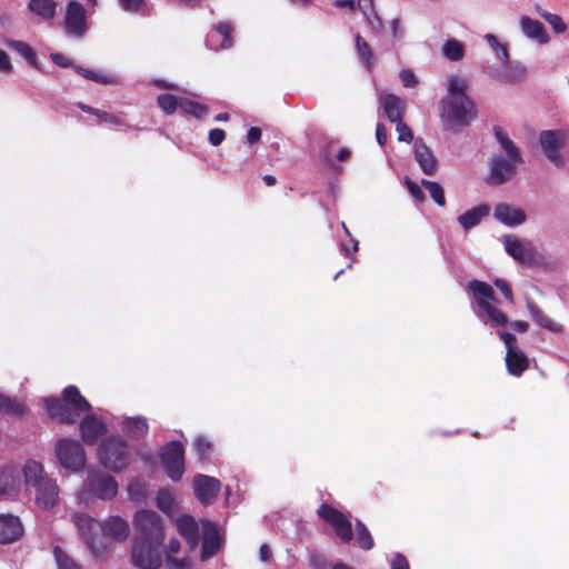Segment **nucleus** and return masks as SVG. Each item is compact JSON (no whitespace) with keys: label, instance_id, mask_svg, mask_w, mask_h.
<instances>
[{"label":"nucleus","instance_id":"1","mask_svg":"<svg viewBox=\"0 0 569 569\" xmlns=\"http://www.w3.org/2000/svg\"><path fill=\"white\" fill-rule=\"evenodd\" d=\"M466 90V79L459 76L448 79V93L439 102L440 118L447 130L459 131L477 117L476 104Z\"/></svg>","mask_w":569,"mask_h":569},{"label":"nucleus","instance_id":"2","mask_svg":"<svg viewBox=\"0 0 569 569\" xmlns=\"http://www.w3.org/2000/svg\"><path fill=\"white\" fill-rule=\"evenodd\" d=\"M43 406L49 417L60 425H74L81 413H88L92 410L90 402L73 385H69L62 390L61 398H44Z\"/></svg>","mask_w":569,"mask_h":569},{"label":"nucleus","instance_id":"3","mask_svg":"<svg viewBox=\"0 0 569 569\" xmlns=\"http://www.w3.org/2000/svg\"><path fill=\"white\" fill-rule=\"evenodd\" d=\"M468 289L471 291L479 308L486 312L491 327L507 326L517 332H526L529 328L528 322L522 320L508 321L507 316L497 309L492 303L497 301L492 287L480 280H471L468 283Z\"/></svg>","mask_w":569,"mask_h":569},{"label":"nucleus","instance_id":"4","mask_svg":"<svg viewBox=\"0 0 569 569\" xmlns=\"http://www.w3.org/2000/svg\"><path fill=\"white\" fill-rule=\"evenodd\" d=\"M70 521L77 528L79 535L84 540L90 552L101 558L109 551V543L101 537V523L86 512H74L70 517Z\"/></svg>","mask_w":569,"mask_h":569},{"label":"nucleus","instance_id":"5","mask_svg":"<svg viewBox=\"0 0 569 569\" xmlns=\"http://www.w3.org/2000/svg\"><path fill=\"white\" fill-rule=\"evenodd\" d=\"M99 459L106 468L112 471L123 470L130 462L128 442L117 437L107 438L99 446Z\"/></svg>","mask_w":569,"mask_h":569},{"label":"nucleus","instance_id":"6","mask_svg":"<svg viewBox=\"0 0 569 569\" xmlns=\"http://www.w3.org/2000/svg\"><path fill=\"white\" fill-rule=\"evenodd\" d=\"M317 515L332 528L342 542L348 543L352 540L353 532L350 513L347 516L332 505L323 502L318 507Z\"/></svg>","mask_w":569,"mask_h":569},{"label":"nucleus","instance_id":"7","mask_svg":"<svg viewBox=\"0 0 569 569\" xmlns=\"http://www.w3.org/2000/svg\"><path fill=\"white\" fill-rule=\"evenodd\" d=\"M56 456L67 469L78 471L86 465V452L82 445L70 438L59 439L56 443Z\"/></svg>","mask_w":569,"mask_h":569},{"label":"nucleus","instance_id":"8","mask_svg":"<svg viewBox=\"0 0 569 569\" xmlns=\"http://www.w3.org/2000/svg\"><path fill=\"white\" fill-rule=\"evenodd\" d=\"M160 461L166 475L179 481L184 473V448L180 441L168 442L160 451Z\"/></svg>","mask_w":569,"mask_h":569},{"label":"nucleus","instance_id":"9","mask_svg":"<svg viewBox=\"0 0 569 569\" xmlns=\"http://www.w3.org/2000/svg\"><path fill=\"white\" fill-rule=\"evenodd\" d=\"M138 539L162 541L163 530L160 517L151 510H139L133 519Z\"/></svg>","mask_w":569,"mask_h":569},{"label":"nucleus","instance_id":"10","mask_svg":"<svg viewBox=\"0 0 569 569\" xmlns=\"http://www.w3.org/2000/svg\"><path fill=\"white\" fill-rule=\"evenodd\" d=\"M162 541L138 539L132 549V563L140 569H158L161 566V557L158 546Z\"/></svg>","mask_w":569,"mask_h":569},{"label":"nucleus","instance_id":"11","mask_svg":"<svg viewBox=\"0 0 569 569\" xmlns=\"http://www.w3.org/2000/svg\"><path fill=\"white\" fill-rule=\"evenodd\" d=\"M522 162L523 160L518 161L512 157L493 156L486 182L491 186H500L512 180L517 173V166Z\"/></svg>","mask_w":569,"mask_h":569},{"label":"nucleus","instance_id":"12","mask_svg":"<svg viewBox=\"0 0 569 569\" xmlns=\"http://www.w3.org/2000/svg\"><path fill=\"white\" fill-rule=\"evenodd\" d=\"M87 488L90 493L100 500H111L118 493V482L116 479L100 470L88 472Z\"/></svg>","mask_w":569,"mask_h":569},{"label":"nucleus","instance_id":"13","mask_svg":"<svg viewBox=\"0 0 569 569\" xmlns=\"http://www.w3.org/2000/svg\"><path fill=\"white\" fill-rule=\"evenodd\" d=\"M503 243L507 253L518 262L529 266H540L543 262V258L535 250L530 243L523 244L520 240L513 238L512 236H506Z\"/></svg>","mask_w":569,"mask_h":569},{"label":"nucleus","instance_id":"14","mask_svg":"<svg viewBox=\"0 0 569 569\" xmlns=\"http://www.w3.org/2000/svg\"><path fill=\"white\" fill-rule=\"evenodd\" d=\"M539 141L547 159L555 166L562 167L563 160L559 150L566 142L565 134L558 130H545L540 132Z\"/></svg>","mask_w":569,"mask_h":569},{"label":"nucleus","instance_id":"15","mask_svg":"<svg viewBox=\"0 0 569 569\" xmlns=\"http://www.w3.org/2000/svg\"><path fill=\"white\" fill-rule=\"evenodd\" d=\"M86 28V9L80 2L70 0L64 17L66 32L74 37H82Z\"/></svg>","mask_w":569,"mask_h":569},{"label":"nucleus","instance_id":"16","mask_svg":"<svg viewBox=\"0 0 569 569\" xmlns=\"http://www.w3.org/2000/svg\"><path fill=\"white\" fill-rule=\"evenodd\" d=\"M192 486L196 498L203 506L211 503L221 489V482L217 478L201 473L193 478Z\"/></svg>","mask_w":569,"mask_h":569},{"label":"nucleus","instance_id":"17","mask_svg":"<svg viewBox=\"0 0 569 569\" xmlns=\"http://www.w3.org/2000/svg\"><path fill=\"white\" fill-rule=\"evenodd\" d=\"M202 547H201V560L206 561L213 557L221 547V538L219 530L210 520H202Z\"/></svg>","mask_w":569,"mask_h":569},{"label":"nucleus","instance_id":"18","mask_svg":"<svg viewBox=\"0 0 569 569\" xmlns=\"http://www.w3.org/2000/svg\"><path fill=\"white\" fill-rule=\"evenodd\" d=\"M130 533L129 523L120 516H110L101 523V537L108 542L109 539L113 541H124Z\"/></svg>","mask_w":569,"mask_h":569},{"label":"nucleus","instance_id":"19","mask_svg":"<svg viewBox=\"0 0 569 569\" xmlns=\"http://www.w3.org/2000/svg\"><path fill=\"white\" fill-rule=\"evenodd\" d=\"M107 431L106 423L96 416L87 415L80 422L82 440L89 446L96 445Z\"/></svg>","mask_w":569,"mask_h":569},{"label":"nucleus","instance_id":"20","mask_svg":"<svg viewBox=\"0 0 569 569\" xmlns=\"http://www.w3.org/2000/svg\"><path fill=\"white\" fill-rule=\"evenodd\" d=\"M59 499V487L56 480L44 479L36 486V503L40 509H52Z\"/></svg>","mask_w":569,"mask_h":569},{"label":"nucleus","instance_id":"21","mask_svg":"<svg viewBox=\"0 0 569 569\" xmlns=\"http://www.w3.org/2000/svg\"><path fill=\"white\" fill-rule=\"evenodd\" d=\"M413 153L416 161L425 174L432 176L438 170V159L421 138L415 140Z\"/></svg>","mask_w":569,"mask_h":569},{"label":"nucleus","instance_id":"22","mask_svg":"<svg viewBox=\"0 0 569 569\" xmlns=\"http://www.w3.org/2000/svg\"><path fill=\"white\" fill-rule=\"evenodd\" d=\"M23 533L20 519L10 513H0V543L8 545L18 540Z\"/></svg>","mask_w":569,"mask_h":569},{"label":"nucleus","instance_id":"23","mask_svg":"<svg viewBox=\"0 0 569 569\" xmlns=\"http://www.w3.org/2000/svg\"><path fill=\"white\" fill-rule=\"evenodd\" d=\"M176 527L189 550L193 551L199 545V526L196 519L190 515H181L176 519Z\"/></svg>","mask_w":569,"mask_h":569},{"label":"nucleus","instance_id":"24","mask_svg":"<svg viewBox=\"0 0 569 569\" xmlns=\"http://www.w3.org/2000/svg\"><path fill=\"white\" fill-rule=\"evenodd\" d=\"M497 57L503 64V71H499L495 77L505 82H513L521 79L525 76V68L516 66L515 68L509 67V54L506 46L502 43L495 49Z\"/></svg>","mask_w":569,"mask_h":569},{"label":"nucleus","instance_id":"25","mask_svg":"<svg viewBox=\"0 0 569 569\" xmlns=\"http://www.w3.org/2000/svg\"><path fill=\"white\" fill-rule=\"evenodd\" d=\"M505 361L508 373L513 377H520L530 365L529 358L520 348H509Z\"/></svg>","mask_w":569,"mask_h":569},{"label":"nucleus","instance_id":"26","mask_svg":"<svg viewBox=\"0 0 569 569\" xmlns=\"http://www.w3.org/2000/svg\"><path fill=\"white\" fill-rule=\"evenodd\" d=\"M381 106L390 122L397 123L402 121L406 112V104L399 97L393 93L383 94L381 97Z\"/></svg>","mask_w":569,"mask_h":569},{"label":"nucleus","instance_id":"27","mask_svg":"<svg viewBox=\"0 0 569 569\" xmlns=\"http://www.w3.org/2000/svg\"><path fill=\"white\" fill-rule=\"evenodd\" d=\"M493 214L498 221L509 227H516L526 221V213L508 203L497 204Z\"/></svg>","mask_w":569,"mask_h":569},{"label":"nucleus","instance_id":"28","mask_svg":"<svg viewBox=\"0 0 569 569\" xmlns=\"http://www.w3.org/2000/svg\"><path fill=\"white\" fill-rule=\"evenodd\" d=\"M520 27L522 32L530 39L536 40L540 44L548 43L550 40L543 24L528 16H523L520 19Z\"/></svg>","mask_w":569,"mask_h":569},{"label":"nucleus","instance_id":"29","mask_svg":"<svg viewBox=\"0 0 569 569\" xmlns=\"http://www.w3.org/2000/svg\"><path fill=\"white\" fill-rule=\"evenodd\" d=\"M527 309L531 318L543 329L559 333L563 330V326L547 316L533 301H527Z\"/></svg>","mask_w":569,"mask_h":569},{"label":"nucleus","instance_id":"30","mask_svg":"<svg viewBox=\"0 0 569 569\" xmlns=\"http://www.w3.org/2000/svg\"><path fill=\"white\" fill-rule=\"evenodd\" d=\"M490 208L487 204H479L458 217V222L465 229H471L480 223L481 219L487 217Z\"/></svg>","mask_w":569,"mask_h":569},{"label":"nucleus","instance_id":"31","mask_svg":"<svg viewBox=\"0 0 569 569\" xmlns=\"http://www.w3.org/2000/svg\"><path fill=\"white\" fill-rule=\"evenodd\" d=\"M124 432L133 439H143L149 431V425L144 417H129L123 421Z\"/></svg>","mask_w":569,"mask_h":569},{"label":"nucleus","instance_id":"32","mask_svg":"<svg viewBox=\"0 0 569 569\" xmlns=\"http://www.w3.org/2000/svg\"><path fill=\"white\" fill-rule=\"evenodd\" d=\"M0 412L12 417H24L28 413L27 406L16 398L0 392Z\"/></svg>","mask_w":569,"mask_h":569},{"label":"nucleus","instance_id":"33","mask_svg":"<svg viewBox=\"0 0 569 569\" xmlns=\"http://www.w3.org/2000/svg\"><path fill=\"white\" fill-rule=\"evenodd\" d=\"M28 9L43 20H51L57 13V2L54 0H30Z\"/></svg>","mask_w":569,"mask_h":569},{"label":"nucleus","instance_id":"34","mask_svg":"<svg viewBox=\"0 0 569 569\" xmlns=\"http://www.w3.org/2000/svg\"><path fill=\"white\" fill-rule=\"evenodd\" d=\"M23 475L26 483L33 487L40 485L44 479H49V477L46 476L42 465L34 460L26 462Z\"/></svg>","mask_w":569,"mask_h":569},{"label":"nucleus","instance_id":"35","mask_svg":"<svg viewBox=\"0 0 569 569\" xmlns=\"http://www.w3.org/2000/svg\"><path fill=\"white\" fill-rule=\"evenodd\" d=\"M74 71L79 76L100 84L108 86L118 83V78L114 74L104 71L86 69L81 66L74 67Z\"/></svg>","mask_w":569,"mask_h":569},{"label":"nucleus","instance_id":"36","mask_svg":"<svg viewBox=\"0 0 569 569\" xmlns=\"http://www.w3.org/2000/svg\"><path fill=\"white\" fill-rule=\"evenodd\" d=\"M493 133L496 139L499 141L502 149L506 151L508 157H512L518 161H522V154L520 149L515 144V142L508 137V134L503 131V129L499 126L493 127Z\"/></svg>","mask_w":569,"mask_h":569},{"label":"nucleus","instance_id":"37","mask_svg":"<svg viewBox=\"0 0 569 569\" xmlns=\"http://www.w3.org/2000/svg\"><path fill=\"white\" fill-rule=\"evenodd\" d=\"M179 110L184 116H190L196 119H202L208 112L207 106L187 98L179 99Z\"/></svg>","mask_w":569,"mask_h":569},{"label":"nucleus","instance_id":"38","mask_svg":"<svg viewBox=\"0 0 569 569\" xmlns=\"http://www.w3.org/2000/svg\"><path fill=\"white\" fill-rule=\"evenodd\" d=\"M9 48L19 53L26 61L36 69H39L38 57L34 50L26 42L11 40L8 42Z\"/></svg>","mask_w":569,"mask_h":569},{"label":"nucleus","instance_id":"39","mask_svg":"<svg viewBox=\"0 0 569 569\" xmlns=\"http://www.w3.org/2000/svg\"><path fill=\"white\" fill-rule=\"evenodd\" d=\"M536 12L540 18L549 23L555 33L561 34L567 31V23L559 14L550 13L542 9L539 4L536 6Z\"/></svg>","mask_w":569,"mask_h":569},{"label":"nucleus","instance_id":"40","mask_svg":"<svg viewBox=\"0 0 569 569\" xmlns=\"http://www.w3.org/2000/svg\"><path fill=\"white\" fill-rule=\"evenodd\" d=\"M355 529L359 548L366 551L371 550L375 546V541L367 526L358 520L355 525Z\"/></svg>","mask_w":569,"mask_h":569},{"label":"nucleus","instance_id":"41","mask_svg":"<svg viewBox=\"0 0 569 569\" xmlns=\"http://www.w3.org/2000/svg\"><path fill=\"white\" fill-rule=\"evenodd\" d=\"M356 49L368 70L373 66V53L370 44L360 36L356 37Z\"/></svg>","mask_w":569,"mask_h":569},{"label":"nucleus","instance_id":"42","mask_svg":"<svg viewBox=\"0 0 569 569\" xmlns=\"http://www.w3.org/2000/svg\"><path fill=\"white\" fill-rule=\"evenodd\" d=\"M443 54L451 61H460L465 56V49L460 41L450 39L442 46Z\"/></svg>","mask_w":569,"mask_h":569},{"label":"nucleus","instance_id":"43","mask_svg":"<svg viewBox=\"0 0 569 569\" xmlns=\"http://www.w3.org/2000/svg\"><path fill=\"white\" fill-rule=\"evenodd\" d=\"M53 557L58 569H81V567L59 546L53 548Z\"/></svg>","mask_w":569,"mask_h":569},{"label":"nucleus","instance_id":"44","mask_svg":"<svg viewBox=\"0 0 569 569\" xmlns=\"http://www.w3.org/2000/svg\"><path fill=\"white\" fill-rule=\"evenodd\" d=\"M159 108L168 116L173 114L179 108V99L171 93H162L157 97Z\"/></svg>","mask_w":569,"mask_h":569},{"label":"nucleus","instance_id":"45","mask_svg":"<svg viewBox=\"0 0 569 569\" xmlns=\"http://www.w3.org/2000/svg\"><path fill=\"white\" fill-rule=\"evenodd\" d=\"M156 502L157 507L166 513H169L174 509V497L167 489H160L157 492Z\"/></svg>","mask_w":569,"mask_h":569},{"label":"nucleus","instance_id":"46","mask_svg":"<svg viewBox=\"0 0 569 569\" xmlns=\"http://www.w3.org/2000/svg\"><path fill=\"white\" fill-rule=\"evenodd\" d=\"M422 186L429 191L432 200L440 207L446 204L443 188L436 181L422 180Z\"/></svg>","mask_w":569,"mask_h":569},{"label":"nucleus","instance_id":"47","mask_svg":"<svg viewBox=\"0 0 569 569\" xmlns=\"http://www.w3.org/2000/svg\"><path fill=\"white\" fill-rule=\"evenodd\" d=\"M214 31L222 37V41L220 43V47L223 49L230 48L232 46L233 39H232V32L233 27L228 22H220L217 26H214Z\"/></svg>","mask_w":569,"mask_h":569},{"label":"nucleus","instance_id":"48","mask_svg":"<svg viewBox=\"0 0 569 569\" xmlns=\"http://www.w3.org/2000/svg\"><path fill=\"white\" fill-rule=\"evenodd\" d=\"M128 493L131 500L136 502H143L147 498L144 485L139 480H133L128 486Z\"/></svg>","mask_w":569,"mask_h":569},{"label":"nucleus","instance_id":"49","mask_svg":"<svg viewBox=\"0 0 569 569\" xmlns=\"http://www.w3.org/2000/svg\"><path fill=\"white\" fill-rule=\"evenodd\" d=\"M197 455L200 459H207L211 452V442L204 437H198L193 442Z\"/></svg>","mask_w":569,"mask_h":569},{"label":"nucleus","instance_id":"50","mask_svg":"<svg viewBox=\"0 0 569 569\" xmlns=\"http://www.w3.org/2000/svg\"><path fill=\"white\" fill-rule=\"evenodd\" d=\"M97 119H98V123H109L112 126H123L124 124L123 118L121 116L109 113L103 110L99 111Z\"/></svg>","mask_w":569,"mask_h":569},{"label":"nucleus","instance_id":"51","mask_svg":"<svg viewBox=\"0 0 569 569\" xmlns=\"http://www.w3.org/2000/svg\"><path fill=\"white\" fill-rule=\"evenodd\" d=\"M396 130L398 132L399 141L410 143L413 140V133L411 129L403 121L396 123Z\"/></svg>","mask_w":569,"mask_h":569},{"label":"nucleus","instance_id":"52","mask_svg":"<svg viewBox=\"0 0 569 569\" xmlns=\"http://www.w3.org/2000/svg\"><path fill=\"white\" fill-rule=\"evenodd\" d=\"M166 562L169 569H190L191 562L188 558L177 559L173 556L166 555Z\"/></svg>","mask_w":569,"mask_h":569},{"label":"nucleus","instance_id":"53","mask_svg":"<svg viewBox=\"0 0 569 569\" xmlns=\"http://www.w3.org/2000/svg\"><path fill=\"white\" fill-rule=\"evenodd\" d=\"M405 182L409 193L415 198V200L418 202H423L425 193L422 192L421 188L408 177L406 178Z\"/></svg>","mask_w":569,"mask_h":569},{"label":"nucleus","instance_id":"54","mask_svg":"<svg viewBox=\"0 0 569 569\" xmlns=\"http://www.w3.org/2000/svg\"><path fill=\"white\" fill-rule=\"evenodd\" d=\"M399 77H400L402 84L407 88H413L418 83V80L411 70H408V69L401 70L399 73Z\"/></svg>","mask_w":569,"mask_h":569},{"label":"nucleus","instance_id":"55","mask_svg":"<svg viewBox=\"0 0 569 569\" xmlns=\"http://www.w3.org/2000/svg\"><path fill=\"white\" fill-rule=\"evenodd\" d=\"M208 139L212 146L218 147L226 139V131L220 128L211 129L209 131Z\"/></svg>","mask_w":569,"mask_h":569},{"label":"nucleus","instance_id":"56","mask_svg":"<svg viewBox=\"0 0 569 569\" xmlns=\"http://www.w3.org/2000/svg\"><path fill=\"white\" fill-rule=\"evenodd\" d=\"M495 286L502 292V295L505 296V298L509 301V302H513V295H512V290L510 288V286L508 284L507 281L502 280V279H496L493 281Z\"/></svg>","mask_w":569,"mask_h":569},{"label":"nucleus","instance_id":"57","mask_svg":"<svg viewBox=\"0 0 569 569\" xmlns=\"http://www.w3.org/2000/svg\"><path fill=\"white\" fill-rule=\"evenodd\" d=\"M50 59L56 66L61 67V68H73L74 69V67H77L76 64L72 63V61L70 59H68L67 57H64L61 53H51Z\"/></svg>","mask_w":569,"mask_h":569},{"label":"nucleus","instance_id":"58","mask_svg":"<svg viewBox=\"0 0 569 569\" xmlns=\"http://www.w3.org/2000/svg\"><path fill=\"white\" fill-rule=\"evenodd\" d=\"M357 7L366 17H369V13H372L375 11L373 0H358L356 8ZM368 19L369 22L373 24V20H371L370 18Z\"/></svg>","mask_w":569,"mask_h":569},{"label":"nucleus","instance_id":"59","mask_svg":"<svg viewBox=\"0 0 569 569\" xmlns=\"http://www.w3.org/2000/svg\"><path fill=\"white\" fill-rule=\"evenodd\" d=\"M391 569H410V566L403 555L397 553L391 561Z\"/></svg>","mask_w":569,"mask_h":569},{"label":"nucleus","instance_id":"60","mask_svg":"<svg viewBox=\"0 0 569 569\" xmlns=\"http://www.w3.org/2000/svg\"><path fill=\"white\" fill-rule=\"evenodd\" d=\"M498 335L500 339L505 342L507 350L509 348H519L518 346H516L517 339L513 333L507 331H498Z\"/></svg>","mask_w":569,"mask_h":569},{"label":"nucleus","instance_id":"61","mask_svg":"<svg viewBox=\"0 0 569 569\" xmlns=\"http://www.w3.org/2000/svg\"><path fill=\"white\" fill-rule=\"evenodd\" d=\"M376 139L377 142L382 147L387 142V128L382 123H378L376 127Z\"/></svg>","mask_w":569,"mask_h":569},{"label":"nucleus","instance_id":"62","mask_svg":"<svg viewBox=\"0 0 569 569\" xmlns=\"http://www.w3.org/2000/svg\"><path fill=\"white\" fill-rule=\"evenodd\" d=\"M261 129L258 127H251L249 128L247 132V142L248 143H256L261 139Z\"/></svg>","mask_w":569,"mask_h":569},{"label":"nucleus","instance_id":"63","mask_svg":"<svg viewBox=\"0 0 569 569\" xmlns=\"http://www.w3.org/2000/svg\"><path fill=\"white\" fill-rule=\"evenodd\" d=\"M124 10L137 11L142 4L143 0H119Z\"/></svg>","mask_w":569,"mask_h":569},{"label":"nucleus","instance_id":"64","mask_svg":"<svg viewBox=\"0 0 569 569\" xmlns=\"http://www.w3.org/2000/svg\"><path fill=\"white\" fill-rule=\"evenodd\" d=\"M12 69L11 62L6 51L0 50V71L9 72Z\"/></svg>","mask_w":569,"mask_h":569}]
</instances>
